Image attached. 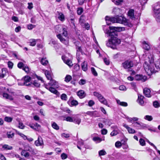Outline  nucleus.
Returning a JSON list of instances; mask_svg holds the SVG:
<instances>
[{
	"mask_svg": "<svg viewBox=\"0 0 160 160\" xmlns=\"http://www.w3.org/2000/svg\"><path fill=\"white\" fill-rule=\"evenodd\" d=\"M122 65L124 68L128 69L133 66V63L130 61H127L122 63Z\"/></svg>",
	"mask_w": 160,
	"mask_h": 160,
	"instance_id": "8",
	"label": "nucleus"
},
{
	"mask_svg": "<svg viewBox=\"0 0 160 160\" xmlns=\"http://www.w3.org/2000/svg\"><path fill=\"white\" fill-rule=\"evenodd\" d=\"M22 69L24 70L26 73H29L30 69L28 67L25 66Z\"/></svg>",
	"mask_w": 160,
	"mask_h": 160,
	"instance_id": "47",
	"label": "nucleus"
},
{
	"mask_svg": "<svg viewBox=\"0 0 160 160\" xmlns=\"http://www.w3.org/2000/svg\"><path fill=\"white\" fill-rule=\"evenodd\" d=\"M30 84V85H31L32 86V85H33L36 87H39L40 86V84L39 82L37 80H35L33 81H32L31 82Z\"/></svg>",
	"mask_w": 160,
	"mask_h": 160,
	"instance_id": "26",
	"label": "nucleus"
},
{
	"mask_svg": "<svg viewBox=\"0 0 160 160\" xmlns=\"http://www.w3.org/2000/svg\"><path fill=\"white\" fill-rule=\"evenodd\" d=\"M45 87L48 90L51 92L56 95H57L58 92L57 90L54 88L51 87H49L48 85L47 84H44Z\"/></svg>",
	"mask_w": 160,
	"mask_h": 160,
	"instance_id": "10",
	"label": "nucleus"
},
{
	"mask_svg": "<svg viewBox=\"0 0 160 160\" xmlns=\"http://www.w3.org/2000/svg\"><path fill=\"white\" fill-rule=\"evenodd\" d=\"M123 126L126 128L128 133H129L133 134L136 132L134 129L131 128L126 124H123Z\"/></svg>",
	"mask_w": 160,
	"mask_h": 160,
	"instance_id": "18",
	"label": "nucleus"
},
{
	"mask_svg": "<svg viewBox=\"0 0 160 160\" xmlns=\"http://www.w3.org/2000/svg\"><path fill=\"white\" fill-rule=\"evenodd\" d=\"M104 32L109 36L110 38L106 43V45L113 49L116 48L117 46L121 43V40L118 38V32H120L124 29V28L121 27H115L109 26L108 29L106 26L103 28Z\"/></svg>",
	"mask_w": 160,
	"mask_h": 160,
	"instance_id": "1",
	"label": "nucleus"
},
{
	"mask_svg": "<svg viewBox=\"0 0 160 160\" xmlns=\"http://www.w3.org/2000/svg\"><path fill=\"white\" fill-rule=\"evenodd\" d=\"M31 80V78L28 76H26L24 77V80L23 81V84L25 86H29L31 85L29 82Z\"/></svg>",
	"mask_w": 160,
	"mask_h": 160,
	"instance_id": "19",
	"label": "nucleus"
},
{
	"mask_svg": "<svg viewBox=\"0 0 160 160\" xmlns=\"http://www.w3.org/2000/svg\"><path fill=\"white\" fill-rule=\"evenodd\" d=\"M82 70L84 71H86L88 69L87 63L86 61H84L81 65Z\"/></svg>",
	"mask_w": 160,
	"mask_h": 160,
	"instance_id": "29",
	"label": "nucleus"
},
{
	"mask_svg": "<svg viewBox=\"0 0 160 160\" xmlns=\"http://www.w3.org/2000/svg\"><path fill=\"white\" fill-rule=\"evenodd\" d=\"M102 122L105 125H107L110 126L112 124V120L108 119H104L102 121Z\"/></svg>",
	"mask_w": 160,
	"mask_h": 160,
	"instance_id": "28",
	"label": "nucleus"
},
{
	"mask_svg": "<svg viewBox=\"0 0 160 160\" xmlns=\"http://www.w3.org/2000/svg\"><path fill=\"white\" fill-rule=\"evenodd\" d=\"M77 94L79 98L81 99L84 98L86 95L85 92L83 90H80L78 91L77 92Z\"/></svg>",
	"mask_w": 160,
	"mask_h": 160,
	"instance_id": "20",
	"label": "nucleus"
},
{
	"mask_svg": "<svg viewBox=\"0 0 160 160\" xmlns=\"http://www.w3.org/2000/svg\"><path fill=\"white\" fill-rule=\"evenodd\" d=\"M133 124V126L135 127H138V129H142L144 128L145 127V124L142 123L140 122H132Z\"/></svg>",
	"mask_w": 160,
	"mask_h": 160,
	"instance_id": "11",
	"label": "nucleus"
},
{
	"mask_svg": "<svg viewBox=\"0 0 160 160\" xmlns=\"http://www.w3.org/2000/svg\"><path fill=\"white\" fill-rule=\"evenodd\" d=\"M139 142L140 144L142 146H144L145 144V140L142 138H140L139 139Z\"/></svg>",
	"mask_w": 160,
	"mask_h": 160,
	"instance_id": "48",
	"label": "nucleus"
},
{
	"mask_svg": "<svg viewBox=\"0 0 160 160\" xmlns=\"http://www.w3.org/2000/svg\"><path fill=\"white\" fill-rule=\"evenodd\" d=\"M61 98L63 100L66 101L67 99V95L63 93L61 96Z\"/></svg>",
	"mask_w": 160,
	"mask_h": 160,
	"instance_id": "43",
	"label": "nucleus"
},
{
	"mask_svg": "<svg viewBox=\"0 0 160 160\" xmlns=\"http://www.w3.org/2000/svg\"><path fill=\"white\" fill-rule=\"evenodd\" d=\"M117 103L119 105L124 107H126L128 106V103L125 102H121L119 100H116Z\"/></svg>",
	"mask_w": 160,
	"mask_h": 160,
	"instance_id": "31",
	"label": "nucleus"
},
{
	"mask_svg": "<svg viewBox=\"0 0 160 160\" xmlns=\"http://www.w3.org/2000/svg\"><path fill=\"white\" fill-rule=\"evenodd\" d=\"M28 9L31 10V9H32L33 8V4L32 2L28 3Z\"/></svg>",
	"mask_w": 160,
	"mask_h": 160,
	"instance_id": "63",
	"label": "nucleus"
},
{
	"mask_svg": "<svg viewBox=\"0 0 160 160\" xmlns=\"http://www.w3.org/2000/svg\"><path fill=\"white\" fill-rule=\"evenodd\" d=\"M68 104L70 106H76L78 104V102L74 99L72 97H71L69 98V100L67 102Z\"/></svg>",
	"mask_w": 160,
	"mask_h": 160,
	"instance_id": "7",
	"label": "nucleus"
},
{
	"mask_svg": "<svg viewBox=\"0 0 160 160\" xmlns=\"http://www.w3.org/2000/svg\"><path fill=\"white\" fill-rule=\"evenodd\" d=\"M14 133L12 132H9L7 133L8 137L9 138H12L14 136Z\"/></svg>",
	"mask_w": 160,
	"mask_h": 160,
	"instance_id": "46",
	"label": "nucleus"
},
{
	"mask_svg": "<svg viewBox=\"0 0 160 160\" xmlns=\"http://www.w3.org/2000/svg\"><path fill=\"white\" fill-rule=\"evenodd\" d=\"M94 104L95 102L92 100H90L88 102V105L89 107H92Z\"/></svg>",
	"mask_w": 160,
	"mask_h": 160,
	"instance_id": "55",
	"label": "nucleus"
},
{
	"mask_svg": "<svg viewBox=\"0 0 160 160\" xmlns=\"http://www.w3.org/2000/svg\"><path fill=\"white\" fill-rule=\"evenodd\" d=\"M83 144L84 143L83 141L82 140H80L78 142L77 147L79 149L81 150V146H83Z\"/></svg>",
	"mask_w": 160,
	"mask_h": 160,
	"instance_id": "33",
	"label": "nucleus"
},
{
	"mask_svg": "<svg viewBox=\"0 0 160 160\" xmlns=\"http://www.w3.org/2000/svg\"><path fill=\"white\" fill-rule=\"evenodd\" d=\"M144 67L146 72L149 75L155 72L154 69L153 68H152L151 65H147V66H145V65H144Z\"/></svg>",
	"mask_w": 160,
	"mask_h": 160,
	"instance_id": "6",
	"label": "nucleus"
},
{
	"mask_svg": "<svg viewBox=\"0 0 160 160\" xmlns=\"http://www.w3.org/2000/svg\"><path fill=\"white\" fill-rule=\"evenodd\" d=\"M134 12V11L133 9H130L129 10L128 15L129 18L132 20H134L135 18Z\"/></svg>",
	"mask_w": 160,
	"mask_h": 160,
	"instance_id": "13",
	"label": "nucleus"
},
{
	"mask_svg": "<svg viewBox=\"0 0 160 160\" xmlns=\"http://www.w3.org/2000/svg\"><path fill=\"white\" fill-rule=\"evenodd\" d=\"M117 23H122L129 27H131L132 26V24L128 22L126 19L123 16H116Z\"/></svg>",
	"mask_w": 160,
	"mask_h": 160,
	"instance_id": "4",
	"label": "nucleus"
},
{
	"mask_svg": "<svg viewBox=\"0 0 160 160\" xmlns=\"http://www.w3.org/2000/svg\"><path fill=\"white\" fill-rule=\"evenodd\" d=\"M50 80V82L48 83V85L51 86H53L57 88L58 87V86L57 84L58 82H56L55 80L52 79V78Z\"/></svg>",
	"mask_w": 160,
	"mask_h": 160,
	"instance_id": "24",
	"label": "nucleus"
},
{
	"mask_svg": "<svg viewBox=\"0 0 160 160\" xmlns=\"http://www.w3.org/2000/svg\"><path fill=\"white\" fill-rule=\"evenodd\" d=\"M35 25H32V24H29L28 25V29L31 30L33 28L35 27Z\"/></svg>",
	"mask_w": 160,
	"mask_h": 160,
	"instance_id": "59",
	"label": "nucleus"
},
{
	"mask_svg": "<svg viewBox=\"0 0 160 160\" xmlns=\"http://www.w3.org/2000/svg\"><path fill=\"white\" fill-rule=\"evenodd\" d=\"M18 67L19 68H22L25 66L24 64L22 62H19L18 64Z\"/></svg>",
	"mask_w": 160,
	"mask_h": 160,
	"instance_id": "45",
	"label": "nucleus"
},
{
	"mask_svg": "<svg viewBox=\"0 0 160 160\" xmlns=\"http://www.w3.org/2000/svg\"><path fill=\"white\" fill-rule=\"evenodd\" d=\"M83 12V9L81 8H78L77 11V13L78 15H81Z\"/></svg>",
	"mask_w": 160,
	"mask_h": 160,
	"instance_id": "53",
	"label": "nucleus"
},
{
	"mask_svg": "<svg viewBox=\"0 0 160 160\" xmlns=\"http://www.w3.org/2000/svg\"><path fill=\"white\" fill-rule=\"evenodd\" d=\"M106 151L104 150H102L99 151L98 152L99 156L105 155L106 154Z\"/></svg>",
	"mask_w": 160,
	"mask_h": 160,
	"instance_id": "42",
	"label": "nucleus"
},
{
	"mask_svg": "<svg viewBox=\"0 0 160 160\" xmlns=\"http://www.w3.org/2000/svg\"><path fill=\"white\" fill-rule=\"evenodd\" d=\"M55 28L56 29L60 28V30H62V31H60L59 32H62V35H63L65 38H63L60 34L57 35V37L60 39L62 42L65 45H68V40L67 37L68 34L66 29L65 28H62L61 27H60L58 26H56Z\"/></svg>",
	"mask_w": 160,
	"mask_h": 160,
	"instance_id": "2",
	"label": "nucleus"
},
{
	"mask_svg": "<svg viewBox=\"0 0 160 160\" xmlns=\"http://www.w3.org/2000/svg\"><path fill=\"white\" fill-rule=\"evenodd\" d=\"M41 63L43 65L46 66L48 63V61L46 58H42L41 60Z\"/></svg>",
	"mask_w": 160,
	"mask_h": 160,
	"instance_id": "32",
	"label": "nucleus"
},
{
	"mask_svg": "<svg viewBox=\"0 0 160 160\" xmlns=\"http://www.w3.org/2000/svg\"><path fill=\"white\" fill-rule=\"evenodd\" d=\"M104 62L105 64L107 65H108L109 64L110 62L108 59L106 58H104Z\"/></svg>",
	"mask_w": 160,
	"mask_h": 160,
	"instance_id": "62",
	"label": "nucleus"
},
{
	"mask_svg": "<svg viewBox=\"0 0 160 160\" xmlns=\"http://www.w3.org/2000/svg\"><path fill=\"white\" fill-rule=\"evenodd\" d=\"M61 157L62 159H65L67 158V155L64 153L61 154Z\"/></svg>",
	"mask_w": 160,
	"mask_h": 160,
	"instance_id": "57",
	"label": "nucleus"
},
{
	"mask_svg": "<svg viewBox=\"0 0 160 160\" xmlns=\"http://www.w3.org/2000/svg\"><path fill=\"white\" fill-rule=\"evenodd\" d=\"M93 140L97 143L100 142L102 141V139L98 137H94L93 138Z\"/></svg>",
	"mask_w": 160,
	"mask_h": 160,
	"instance_id": "39",
	"label": "nucleus"
},
{
	"mask_svg": "<svg viewBox=\"0 0 160 160\" xmlns=\"http://www.w3.org/2000/svg\"><path fill=\"white\" fill-rule=\"evenodd\" d=\"M105 20L108 25L111 24L109 22V21L112 23H117L116 16L113 17H110L107 16L105 17Z\"/></svg>",
	"mask_w": 160,
	"mask_h": 160,
	"instance_id": "9",
	"label": "nucleus"
},
{
	"mask_svg": "<svg viewBox=\"0 0 160 160\" xmlns=\"http://www.w3.org/2000/svg\"><path fill=\"white\" fill-rule=\"evenodd\" d=\"M4 120L6 122H10L12 120V118L9 117H5L4 118Z\"/></svg>",
	"mask_w": 160,
	"mask_h": 160,
	"instance_id": "38",
	"label": "nucleus"
},
{
	"mask_svg": "<svg viewBox=\"0 0 160 160\" xmlns=\"http://www.w3.org/2000/svg\"><path fill=\"white\" fill-rule=\"evenodd\" d=\"M62 137H64L66 138H68L69 137V134H66L64 133H63L62 134Z\"/></svg>",
	"mask_w": 160,
	"mask_h": 160,
	"instance_id": "64",
	"label": "nucleus"
},
{
	"mask_svg": "<svg viewBox=\"0 0 160 160\" xmlns=\"http://www.w3.org/2000/svg\"><path fill=\"white\" fill-rule=\"evenodd\" d=\"M154 12V17L155 18L156 21L158 22H160V4L159 2L155 3L153 7Z\"/></svg>",
	"mask_w": 160,
	"mask_h": 160,
	"instance_id": "3",
	"label": "nucleus"
},
{
	"mask_svg": "<svg viewBox=\"0 0 160 160\" xmlns=\"http://www.w3.org/2000/svg\"><path fill=\"white\" fill-rule=\"evenodd\" d=\"M153 104V106L156 108H158L160 107V104L157 101H154Z\"/></svg>",
	"mask_w": 160,
	"mask_h": 160,
	"instance_id": "49",
	"label": "nucleus"
},
{
	"mask_svg": "<svg viewBox=\"0 0 160 160\" xmlns=\"http://www.w3.org/2000/svg\"><path fill=\"white\" fill-rule=\"evenodd\" d=\"M119 89L120 90L125 91L126 90V88L125 86L121 85L119 87Z\"/></svg>",
	"mask_w": 160,
	"mask_h": 160,
	"instance_id": "60",
	"label": "nucleus"
},
{
	"mask_svg": "<svg viewBox=\"0 0 160 160\" xmlns=\"http://www.w3.org/2000/svg\"><path fill=\"white\" fill-rule=\"evenodd\" d=\"M34 143L37 146H42L43 144L42 138L40 136H38V139L35 141Z\"/></svg>",
	"mask_w": 160,
	"mask_h": 160,
	"instance_id": "15",
	"label": "nucleus"
},
{
	"mask_svg": "<svg viewBox=\"0 0 160 160\" xmlns=\"http://www.w3.org/2000/svg\"><path fill=\"white\" fill-rule=\"evenodd\" d=\"M144 119L149 121H151L153 119L152 117L149 115H146L144 116Z\"/></svg>",
	"mask_w": 160,
	"mask_h": 160,
	"instance_id": "40",
	"label": "nucleus"
},
{
	"mask_svg": "<svg viewBox=\"0 0 160 160\" xmlns=\"http://www.w3.org/2000/svg\"><path fill=\"white\" fill-rule=\"evenodd\" d=\"M73 119L72 118L70 117H67L64 120H66L67 121L69 122H73Z\"/></svg>",
	"mask_w": 160,
	"mask_h": 160,
	"instance_id": "54",
	"label": "nucleus"
},
{
	"mask_svg": "<svg viewBox=\"0 0 160 160\" xmlns=\"http://www.w3.org/2000/svg\"><path fill=\"white\" fill-rule=\"evenodd\" d=\"M39 39H31L29 40V45L32 46H35L36 44V42Z\"/></svg>",
	"mask_w": 160,
	"mask_h": 160,
	"instance_id": "27",
	"label": "nucleus"
},
{
	"mask_svg": "<svg viewBox=\"0 0 160 160\" xmlns=\"http://www.w3.org/2000/svg\"><path fill=\"white\" fill-rule=\"evenodd\" d=\"M144 98V97L143 96L140 94L138 95L137 102L140 105H143L144 104V102L143 100Z\"/></svg>",
	"mask_w": 160,
	"mask_h": 160,
	"instance_id": "23",
	"label": "nucleus"
},
{
	"mask_svg": "<svg viewBox=\"0 0 160 160\" xmlns=\"http://www.w3.org/2000/svg\"><path fill=\"white\" fill-rule=\"evenodd\" d=\"M2 148L5 150H12L13 148L12 147L9 146L7 144L3 145Z\"/></svg>",
	"mask_w": 160,
	"mask_h": 160,
	"instance_id": "36",
	"label": "nucleus"
},
{
	"mask_svg": "<svg viewBox=\"0 0 160 160\" xmlns=\"http://www.w3.org/2000/svg\"><path fill=\"white\" fill-rule=\"evenodd\" d=\"M115 146L117 148H120L122 146V143L120 141H117L115 143Z\"/></svg>",
	"mask_w": 160,
	"mask_h": 160,
	"instance_id": "50",
	"label": "nucleus"
},
{
	"mask_svg": "<svg viewBox=\"0 0 160 160\" xmlns=\"http://www.w3.org/2000/svg\"><path fill=\"white\" fill-rule=\"evenodd\" d=\"M62 59L64 62L69 67H71L72 65V61L68 59L65 56H62Z\"/></svg>",
	"mask_w": 160,
	"mask_h": 160,
	"instance_id": "14",
	"label": "nucleus"
},
{
	"mask_svg": "<svg viewBox=\"0 0 160 160\" xmlns=\"http://www.w3.org/2000/svg\"><path fill=\"white\" fill-rule=\"evenodd\" d=\"M118 133V132L116 130H113V131L110 134V135L111 136H114Z\"/></svg>",
	"mask_w": 160,
	"mask_h": 160,
	"instance_id": "56",
	"label": "nucleus"
},
{
	"mask_svg": "<svg viewBox=\"0 0 160 160\" xmlns=\"http://www.w3.org/2000/svg\"><path fill=\"white\" fill-rule=\"evenodd\" d=\"M86 80L83 79H81L79 81L78 83L80 85H83L86 83Z\"/></svg>",
	"mask_w": 160,
	"mask_h": 160,
	"instance_id": "52",
	"label": "nucleus"
},
{
	"mask_svg": "<svg viewBox=\"0 0 160 160\" xmlns=\"http://www.w3.org/2000/svg\"><path fill=\"white\" fill-rule=\"evenodd\" d=\"M81 119L78 117L73 118V122L78 125H79L81 122Z\"/></svg>",
	"mask_w": 160,
	"mask_h": 160,
	"instance_id": "34",
	"label": "nucleus"
},
{
	"mask_svg": "<svg viewBox=\"0 0 160 160\" xmlns=\"http://www.w3.org/2000/svg\"><path fill=\"white\" fill-rule=\"evenodd\" d=\"M143 92L144 95L146 97L150 98L151 97V95L150 94L151 91L149 89L147 88H145L143 89Z\"/></svg>",
	"mask_w": 160,
	"mask_h": 160,
	"instance_id": "21",
	"label": "nucleus"
},
{
	"mask_svg": "<svg viewBox=\"0 0 160 160\" xmlns=\"http://www.w3.org/2000/svg\"><path fill=\"white\" fill-rule=\"evenodd\" d=\"M93 95L97 98L99 101L102 103L109 107L106 99L102 95L96 92H93Z\"/></svg>",
	"mask_w": 160,
	"mask_h": 160,
	"instance_id": "5",
	"label": "nucleus"
},
{
	"mask_svg": "<svg viewBox=\"0 0 160 160\" xmlns=\"http://www.w3.org/2000/svg\"><path fill=\"white\" fill-rule=\"evenodd\" d=\"M8 74V70L6 68H3L2 69V72L0 73V78H3Z\"/></svg>",
	"mask_w": 160,
	"mask_h": 160,
	"instance_id": "16",
	"label": "nucleus"
},
{
	"mask_svg": "<svg viewBox=\"0 0 160 160\" xmlns=\"http://www.w3.org/2000/svg\"><path fill=\"white\" fill-rule=\"evenodd\" d=\"M142 47L143 48L148 51L150 49V47L149 44L146 42L145 41H144L142 43Z\"/></svg>",
	"mask_w": 160,
	"mask_h": 160,
	"instance_id": "25",
	"label": "nucleus"
},
{
	"mask_svg": "<svg viewBox=\"0 0 160 160\" xmlns=\"http://www.w3.org/2000/svg\"><path fill=\"white\" fill-rule=\"evenodd\" d=\"M72 79V77L69 75H67L65 78V81L67 82H69Z\"/></svg>",
	"mask_w": 160,
	"mask_h": 160,
	"instance_id": "44",
	"label": "nucleus"
},
{
	"mask_svg": "<svg viewBox=\"0 0 160 160\" xmlns=\"http://www.w3.org/2000/svg\"><path fill=\"white\" fill-rule=\"evenodd\" d=\"M13 65V64L12 62L11 61H9L8 62V66L10 68H12Z\"/></svg>",
	"mask_w": 160,
	"mask_h": 160,
	"instance_id": "58",
	"label": "nucleus"
},
{
	"mask_svg": "<svg viewBox=\"0 0 160 160\" xmlns=\"http://www.w3.org/2000/svg\"><path fill=\"white\" fill-rule=\"evenodd\" d=\"M24 148L25 150L29 152L32 154L34 155L36 154L35 150L29 145L26 146Z\"/></svg>",
	"mask_w": 160,
	"mask_h": 160,
	"instance_id": "17",
	"label": "nucleus"
},
{
	"mask_svg": "<svg viewBox=\"0 0 160 160\" xmlns=\"http://www.w3.org/2000/svg\"><path fill=\"white\" fill-rule=\"evenodd\" d=\"M101 133L102 135L106 134L108 132L107 130L105 129H103L101 130Z\"/></svg>",
	"mask_w": 160,
	"mask_h": 160,
	"instance_id": "61",
	"label": "nucleus"
},
{
	"mask_svg": "<svg viewBox=\"0 0 160 160\" xmlns=\"http://www.w3.org/2000/svg\"><path fill=\"white\" fill-rule=\"evenodd\" d=\"M135 78L137 80H140L142 82L145 81L147 79L146 77L142 75H137L135 76Z\"/></svg>",
	"mask_w": 160,
	"mask_h": 160,
	"instance_id": "12",
	"label": "nucleus"
},
{
	"mask_svg": "<svg viewBox=\"0 0 160 160\" xmlns=\"http://www.w3.org/2000/svg\"><path fill=\"white\" fill-rule=\"evenodd\" d=\"M52 127L56 130H58L59 129V126L54 122H52Z\"/></svg>",
	"mask_w": 160,
	"mask_h": 160,
	"instance_id": "35",
	"label": "nucleus"
},
{
	"mask_svg": "<svg viewBox=\"0 0 160 160\" xmlns=\"http://www.w3.org/2000/svg\"><path fill=\"white\" fill-rule=\"evenodd\" d=\"M25 126L23 125V123L20 122H19V125L18 127L21 129H23L25 127Z\"/></svg>",
	"mask_w": 160,
	"mask_h": 160,
	"instance_id": "51",
	"label": "nucleus"
},
{
	"mask_svg": "<svg viewBox=\"0 0 160 160\" xmlns=\"http://www.w3.org/2000/svg\"><path fill=\"white\" fill-rule=\"evenodd\" d=\"M58 14V19L62 22H63L65 20L64 15L61 12L57 11Z\"/></svg>",
	"mask_w": 160,
	"mask_h": 160,
	"instance_id": "22",
	"label": "nucleus"
},
{
	"mask_svg": "<svg viewBox=\"0 0 160 160\" xmlns=\"http://www.w3.org/2000/svg\"><path fill=\"white\" fill-rule=\"evenodd\" d=\"M91 70L92 74L94 76H98V73L93 67H91Z\"/></svg>",
	"mask_w": 160,
	"mask_h": 160,
	"instance_id": "41",
	"label": "nucleus"
},
{
	"mask_svg": "<svg viewBox=\"0 0 160 160\" xmlns=\"http://www.w3.org/2000/svg\"><path fill=\"white\" fill-rule=\"evenodd\" d=\"M3 96L4 98L6 99H8L11 100L13 99L12 97L7 93H4L3 94Z\"/></svg>",
	"mask_w": 160,
	"mask_h": 160,
	"instance_id": "37",
	"label": "nucleus"
},
{
	"mask_svg": "<svg viewBox=\"0 0 160 160\" xmlns=\"http://www.w3.org/2000/svg\"><path fill=\"white\" fill-rule=\"evenodd\" d=\"M21 155L22 156H24L25 158H28L30 155L29 153L27 152L26 150H25L24 149L22 150V151L21 152Z\"/></svg>",
	"mask_w": 160,
	"mask_h": 160,
	"instance_id": "30",
	"label": "nucleus"
}]
</instances>
